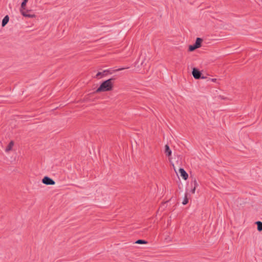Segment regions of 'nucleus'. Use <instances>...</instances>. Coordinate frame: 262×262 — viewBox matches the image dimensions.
Returning <instances> with one entry per match:
<instances>
[{
	"instance_id": "obj_15",
	"label": "nucleus",
	"mask_w": 262,
	"mask_h": 262,
	"mask_svg": "<svg viewBox=\"0 0 262 262\" xmlns=\"http://www.w3.org/2000/svg\"><path fill=\"white\" fill-rule=\"evenodd\" d=\"M136 244H147V242L146 241L143 240V239H138L136 242Z\"/></svg>"
},
{
	"instance_id": "obj_6",
	"label": "nucleus",
	"mask_w": 262,
	"mask_h": 262,
	"mask_svg": "<svg viewBox=\"0 0 262 262\" xmlns=\"http://www.w3.org/2000/svg\"><path fill=\"white\" fill-rule=\"evenodd\" d=\"M164 152H165V155L168 157H169L171 155V153H172L171 150L170 149L169 145L167 144H166L165 146Z\"/></svg>"
},
{
	"instance_id": "obj_1",
	"label": "nucleus",
	"mask_w": 262,
	"mask_h": 262,
	"mask_svg": "<svg viewBox=\"0 0 262 262\" xmlns=\"http://www.w3.org/2000/svg\"><path fill=\"white\" fill-rule=\"evenodd\" d=\"M115 80L114 78H110L103 81L100 86L96 90V93L100 92H106L112 90L113 83L112 81Z\"/></svg>"
},
{
	"instance_id": "obj_18",
	"label": "nucleus",
	"mask_w": 262,
	"mask_h": 262,
	"mask_svg": "<svg viewBox=\"0 0 262 262\" xmlns=\"http://www.w3.org/2000/svg\"><path fill=\"white\" fill-rule=\"evenodd\" d=\"M195 187H193V188L191 189V192L192 193H194L195 192Z\"/></svg>"
},
{
	"instance_id": "obj_13",
	"label": "nucleus",
	"mask_w": 262,
	"mask_h": 262,
	"mask_svg": "<svg viewBox=\"0 0 262 262\" xmlns=\"http://www.w3.org/2000/svg\"><path fill=\"white\" fill-rule=\"evenodd\" d=\"M106 75V74L105 73H103V71L102 72H98L96 74L95 78H98L99 76H101V77H103Z\"/></svg>"
},
{
	"instance_id": "obj_10",
	"label": "nucleus",
	"mask_w": 262,
	"mask_h": 262,
	"mask_svg": "<svg viewBox=\"0 0 262 262\" xmlns=\"http://www.w3.org/2000/svg\"><path fill=\"white\" fill-rule=\"evenodd\" d=\"M115 72H116L115 69H107V70L103 71V73H105V74H106V75L108 74H112L113 73H114Z\"/></svg>"
},
{
	"instance_id": "obj_4",
	"label": "nucleus",
	"mask_w": 262,
	"mask_h": 262,
	"mask_svg": "<svg viewBox=\"0 0 262 262\" xmlns=\"http://www.w3.org/2000/svg\"><path fill=\"white\" fill-rule=\"evenodd\" d=\"M42 182L47 185H53L55 184V181L48 176H45L42 179Z\"/></svg>"
},
{
	"instance_id": "obj_17",
	"label": "nucleus",
	"mask_w": 262,
	"mask_h": 262,
	"mask_svg": "<svg viewBox=\"0 0 262 262\" xmlns=\"http://www.w3.org/2000/svg\"><path fill=\"white\" fill-rule=\"evenodd\" d=\"M128 68H129L128 67H123V68H119L117 69H115V71L118 72V71H121V70H123L124 69H127Z\"/></svg>"
},
{
	"instance_id": "obj_14",
	"label": "nucleus",
	"mask_w": 262,
	"mask_h": 262,
	"mask_svg": "<svg viewBox=\"0 0 262 262\" xmlns=\"http://www.w3.org/2000/svg\"><path fill=\"white\" fill-rule=\"evenodd\" d=\"M191 185L195 187V188L198 186V184L197 183L196 180L194 179L191 182Z\"/></svg>"
},
{
	"instance_id": "obj_19",
	"label": "nucleus",
	"mask_w": 262,
	"mask_h": 262,
	"mask_svg": "<svg viewBox=\"0 0 262 262\" xmlns=\"http://www.w3.org/2000/svg\"><path fill=\"white\" fill-rule=\"evenodd\" d=\"M216 79H215V78H212V79H211V81H213V82H215V81H216Z\"/></svg>"
},
{
	"instance_id": "obj_7",
	"label": "nucleus",
	"mask_w": 262,
	"mask_h": 262,
	"mask_svg": "<svg viewBox=\"0 0 262 262\" xmlns=\"http://www.w3.org/2000/svg\"><path fill=\"white\" fill-rule=\"evenodd\" d=\"M9 20V17L8 15H6L2 20V26L5 27Z\"/></svg>"
},
{
	"instance_id": "obj_16",
	"label": "nucleus",
	"mask_w": 262,
	"mask_h": 262,
	"mask_svg": "<svg viewBox=\"0 0 262 262\" xmlns=\"http://www.w3.org/2000/svg\"><path fill=\"white\" fill-rule=\"evenodd\" d=\"M196 49H197V48L194 45H190L189 46V51L190 52L194 51Z\"/></svg>"
},
{
	"instance_id": "obj_5",
	"label": "nucleus",
	"mask_w": 262,
	"mask_h": 262,
	"mask_svg": "<svg viewBox=\"0 0 262 262\" xmlns=\"http://www.w3.org/2000/svg\"><path fill=\"white\" fill-rule=\"evenodd\" d=\"M179 172L180 173V174H181V176L185 180H187L188 177V175L187 174V173L186 172V171L182 168H180L179 169Z\"/></svg>"
},
{
	"instance_id": "obj_9",
	"label": "nucleus",
	"mask_w": 262,
	"mask_h": 262,
	"mask_svg": "<svg viewBox=\"0 0 262 262\" xmlns=\"http://www.w3.org/2000/svg\"><path fill=\"white\" fill-rule=\"evenodd\" d=\"M13 145H14V143L12 141H11L9 143V144L7 145V147L6 148L5 151L9 152V151H10L12 149V147L13 146Z\"/></svg>"
},
{
	"instance_id": "obj_11",
	"label": "nucleus",
	"mask_w": 262,
	"mask_h": 262,
	"mask_svg": "<svg viewBox=\"0 0 262 262\" xmlns=\"http://www.w3.org/2000/svg\"><path fill=\"white\" fill-rule=\"evenodd\" d=\"M256 224L257 226V230L259 231H262V222L260 221H257Z\"/></svg>"
},
{
	"instance_id": "obj_8",
	"label": "nucleus",
	"mask_w": 262,
	"mask_h": 262,
	"mask_svg": "<svg viewBox=\"0 0 262 262\" xmlns=\"http://www.w3.org/2000/svg\"><path fill=\"white\" fill-rule=\"evenodd\" d=\"M202 41V39L201 38L198 37L194 45L197 48H199L201 46Z\"/></svg>"
},
{
	"instance_id": "obj_3",
	"label": "nucleus",
	"mask_w": 262,
	"mask_h": 262,
	"mask_svg": "<svg viewBox=\"0 0 262 262\" xmlns=\"http://www.w3.org/2000/svg\"><path fill=\"white\" fill-rule=\"evenodd\" d=\"M192 74L195 79H199L200 78H205V77H201L202 73L195 68H194L192 69Z\"/></svg>"
},
{
	"instance_id": "obj_2",
	"label": "nucleus",
	"mask_w": 262,
	"mask_h": 262,
	"mask_svg": "<svg viewBox=\"0 0 262 262\" xmlns=\"http://www.w3.org/2000/svg\"><path fill=\"white\" fill-rule=\"evenodd\" d=\"M28 0H23V2L21 4L20 7V12L21 14L25 17H28L29 18H32L34 16V15L28 14L26 12L24 11L25 9V7L26 6V4L28 2Z\"/></svg>"
},
{
	"instance_id": "obj_12",
	"label": "nucleus",
	"mask_w": 262,
	"mask_h": 262,
	"mask_svg": "<svg viewBox=\"0 0 262 262\" xmlns=\"http://www.w3.org/2000/svg\"><path fill=\"white\" fill-rule=\"evenodd\" d=\"M188 202V199L187 198V194L185 193L184 200L182 202V204L185 205H186Z\"/></svg>"
}]
</instances>
